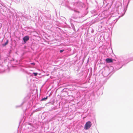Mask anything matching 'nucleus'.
Here are the masks:
<instances>
[{
    "instance_id": "1",
    "label": "nucleus",
    "mask_w": 133,
    "mask_h": 133,
    "mask_svg": "<svg viewBox=\"0 0 133 133\" xmlns=\"http://www.w3.org/2000/svg\"><path fill=\"white\" fill-rule=\"evenodd\" d=\"M92 123L91 122L88 121L86 122L84 125V129L85 130H88L91 127Z\"/></svg>"
},
{
    "instance_id": "2",
    "label": "nucleus",
    "mask_w": 133,
    "mask_h": 133,
    "mask_svg": "<svg viewBox=\"0 0 133 133\" xmlns=\"http://www.w3.org/2000/svg\"><path fill=\"white\" fill-rule=\"evenodd\" d=\"M113 60L112 58H107L105 60L106 62L108 63H112L113 62Z\"/></svg>"
},
{
    "instance_id": "3",
    "label": "nucleus",
    "mask_w": 133,
    "mask_h": 133,
    "mask_svg": "<svg viewBox=\"0 0 133 133\" xmlns=\"http://www.w3.org/2000/svg\"><path fill=\"white\" fill-rule=\"evenodd\" d=\"M29 39V37L28 36H25L23 38V40L24 42L25 43Z\"/></svg>"
},
{
    "instance_id": "4",
    "label": "nucleus",
    "mask_w": 133,
    "mask_h": 133,
    "mask_svg": "<svg viewBox=\"0 0 133 133\" xmlns=\"http://www.w3.org/2000/svg\"><path fill=\"white\" fill-rule=\"evenodd\" d=\"M8 43V40H7L6 41V42L4 44H2V46H4L6 45H7Z\"/></svg>"
},
{
    "instance_id": "5",
    "label": "nucleus",
    "mask_w": 133,
    "mask_h": 133,
    "mask_svg": "<svg viewBox=\"0 0 133 133\" xmlns=\"http://www.w3.org/2000/svg\"><path fill=\"white\" fill-rule=\"evenodd\" d=\"M47 98H48V97H46L45 98H42L41 99V101H43L44 100H46V99H47Z\"/></svg>"
},
{
    "instance_id": "6",
    "label": "nucleus",
    "mask_w": 133,
    "mask_h": 133,
    "mask_svg": "<svg viewBox=\"0 0 133 133\" xmlns=\"http://www.w3.org/2000/svg\"><path fill=\"white\" fill-rule=\"evenodd\" d=\"M33 74H34V75L35 76H36L38 74V73H34Z\"/></svg>"
},
{
    "instance_id": "7",
    "label": "nucleus",
    "mask_w": 133,
    "mask_h": 133,
    "mask_svg": "<svg viewBox=\"0 0 133 133\" xmlns=\"http://www.w3.org/2000/svg\"><path fill=\"white\" fill-rule=\"evenodd\" d=\"M64 51V50H60V52H63V51Z\"/></svg>"
},
{
    "instance_id": "8",
    "label": "nucleus",
    "mask_w": 133,
    "mask_h": 133,
    "mask_svg": "<svg viewBox=\"0 0 133 133\" xmlns=\"http://www.w3.org/2000/svg\"><path fill=\"white\" fill-rule=\"evenodd\" d=\"M31 64H33L34 65H35V63H31Z\"/></svg>"
}]
</instances>
